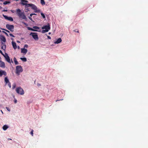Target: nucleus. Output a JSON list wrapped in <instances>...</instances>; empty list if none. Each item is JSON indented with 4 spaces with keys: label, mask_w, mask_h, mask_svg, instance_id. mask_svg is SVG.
<instances>
[{
    "label": "nucleus",
    "mask_w": 148,
    "mask_h": 148,
    "mask_svg": "<svg viewBox=\"0 0 148 148\" xmlns=\"http://www.w3.org/2000/svg\"><path fill=\"white\" fill-rule=\"evenodd\" d=\"M16 14L20 18L25 20L27 19V18L25 16L24 12H22L20 9H17L16 10Z\"/></svg>",
    "instance_id": "obj_1"
},
{
    "label": "nucleus",
    "mask_w": 148,
    "mask_h": 148,
    "mask_svg": "<svg viewBox=\"0 0 148 148\" xmlns=\"http://www.w3.org/2000/svg\"><path fill=\"white\" fill-rule=\"evenodd\" d=\"M42 28V29H45V30H43L42 31V33L47 32L50 29V27L49 24H48L47 25L43 26Z\"/></svg>",
    "instance_id": "obj_2"
},
{
    "label": "nucleus",
    "mask_w": 148,
    "mask_h": 148,
    "mask_svg": "<svg viewBox=\"0 0 148 148\" xmlns=\"http://www.w3.org/2000/svg\"><path fill=\"white\" fill-rule=\"evenodd\" d=\"M16 92L21 95H23L24 93L23 90L21 87L17 88L16 89Z\"/></svg>",
    "instance_id": "obj_3"
},
{
    "label": "nucleus",
    "mask_w": 148,
    "mask_h": 148,
    "mask_svg": "<svg viewBox=\"0 0 148 148\" xmlns=\"http://www.w3.org/2000/svg\"><path fill=\"white\" fill-rule=\"evenodd\" d=\"M16 73L18 75H19V73L21 72H22L23 71L22 67L21 66L18 65L16 67Z\"/></svg>",
    "instance_id": "obj_4"
},
{
    "label": "nucleus",
    "mask_w": 148,
    "mask_h": 148,
    "mask_svg": "<svg viewBox=\"0 0 148 148\" xmlns=\"http://www.w3.org/2000/svg\"><path fill=\"white\" fill-rule=\"evenodd\" d=\"M6 27L7 29L11 32H13L14 31V26L13 25L8 24L6 25Z\"/></svg>",
    "instance_id": "obj_5"
},
{
    "label": "nucleus",
    "mask_w": 148,
    "mask_h": 148,
    "mask_svg": "<svg viewBox=\"0 0 148 148\" xmlns=\"http://www.w3.org/2000/svg\"><path fill=\"white\" fill-rule=\"evenodd\" d=\"M30 35L32 36L33 38L35 40H38V38L36 33H31L30 34Z\"/></svg>",
    "instance_id": "obj_6"
},
{
    "label": "nucleus",
    "mask_w": 148,
    "mask_h": 148,
    "mask_svg": "<svg viewBox=\"0 0 148 148\" xmlns=\"http://www.w3.org/2000/svg\"><path fill=\"white\" fill-rule=\"evenodd\" d=\"M31 7H32V8L35 11V12H40V10H38L37 8L34 5L32 4Z\"/></svg>",
    "instance_id": "obj_7"
},
{
    "label": "nucleus",
    "mask_w": 148,
    "mask_h": 148,
    "mask_svg": "<svg viewBox=\"0 0 148 148\" xmlns=\"http://www.w3.org/2000/svg\"><path fill=\"white\" fill-rule=\"evenodd\" d=\"M5 55L4 56V57L5 58L6 60L9 63H10V57L8 56V54L5 53Z\"/></svg>",
    "instance_id": "obj_8"
},
{
    "label": "nucleus",
    "mask_w": 148,
    "mask_h": 148,
    "mask_svg": "<svg viewBox=\"0 0 148 148\" xmlns=\"http://www.w3.org/2000/svg\"><path fill=\"white\" fill-rule=\"evenodd\" d=\"M6 75L7 73L5 71H3L2 70H0V77L2 76L3 75H4L5 76Z\"/></svg>",
    "instance_id": "obj_9"
},
{
    "label": "nucleus",
    "mask_w": 148,
    "mask_h": 148,
    "mask_svg": "<svg viewBox=\"0 0 148 148\" xmlns=\"http://www.w3.org/2000/svg\"><path fill=\"white\" fill-rule=\"evenodd\" d=\"M3 16L5 19L11 21H13V18L12 17H8L5 15H3Z\"/></svg>",
    "instance_id": "obj_10"
},
{
    "label": "nucleus",
    "mask_w": 148,
    "mask_h": 148,
    "mask_svg": "<svg viewBox=\"0 0 148 148\" xmlns=\"http://www.w3.org/2000/svg\"><path fill=\"white\" fill-rule=\"evenodd\" d=\"M0 39L2 41V42H3L4 43H5V42H6V39L5 38V37L3 36H0Z\"/></svg>",
    "instance_id": "obj_11"
},
{
    "label": "nucleus",
    "mask_w": 148,
    "mask_h": 148,
    "mask_svg": "<svg viewBox=\"0 0 148 148\" xmlns=\"http://www.w3.org/2000/svg\"><path fill=\"white\" fill-rule=\"evenodd\" d=\"M0 67L3 68H4L5 67V63L1 61H0Z\"/></svg>",
    "instance_id": "obj_12"
},
{
    "label": "nucleus",
    "mask_w": 148,
    "mask_h": 148,
    "mask_svg": "<svg viewBox=\"0 0 148 148\" xmlns=\"http://www.w3.org/2000/svg\"><path fill=\"white\" fill-rule=\"evenodd\" d=\"M27 49L25 48H21V53H24L25 54L27 52Z\"/></svg>",
    "instance_id": "obj_13"
},
{
    "label": "nucleus",
    "mask_w": 148,
    "mask_h": 148,
    "mask_svg": "<svg viewBox=\"0 0 148 148\" xmlns=\"http://www.w3.org/2000/svg\"><path fill=\"white\" fill-rule=\"evenodd\" d=\"M62 41L61 39L60 38H58L57 40L54 42L55 44H58L61 42Z\"/></svg>",
    "instance_id": "obj_14"
},
{
    "label": "nucleus",
    "mask_w": 148,
    "mask_h": 148,
    "mask_svg": "<svg viewBox=\"0 0 148 148\" xmlns=\"http://www.w3.org/2000/svg\"><path fill=\"white\" fill-rule=\"evenodd\" d=\"M12 46H13L14 48V49H16L17 48V46H16V43L15 42L12 41Z\"/></svg>",
    "instance_id": "obj_15"
},
{
    "label": "nucleus",
    "mask_w": 148,
    "mask_h": 148,
    "mask_svg": "<svg viewBox=\"0 0 148 148\" xmlns=\"http://www.w3.org/2000/svg\"><path fill=\"white\" fill-rule=\"evenodd\" d=\"M1 43L2 45H3L1 47V49L4 50H5L6 48V45H5V43L3 42H1Z\"/></svg>",
    "instance_id": "obj_16"
},
{
    "label": "nucleus",
    "mask_w": 148,
    "mask_h": 148,
    "mask_svg": "<svg viewBox=\"0 0 148 148\" xmlns=\"http://www.w3.org/2000/svg\"><path fill=\"white\" fill-rule=\"evenodd\" d=\"M28 2V1L25 0H21V3L23 5H24L25 3Z\"/></svg>",
    "instance_id": "obj_17"
},
{
    "label": "nucleus",
    "mask_w": 148,
    "mask_h": 148,
    "mask_svg": "<svg viewBox=\"0 0 148 148\" xmlns=\"http://www.w3.org/2000/svg\"><path fill=\"white\" fill-rule=\"evenodd\" d=\"M4 81L6 84L10 82L9 79L7 77H5L4 79Z\"/></svg>",
    "instance_id": "obj_18"
},
{
    "label": "nucleus",
    "mask_w": 148,
    "mask_h": 148,
    "mask_svg": "<svg viewBox=\"0 0 148 148\" xmlns=\"http://www.w3.org/2000/svg\"><path fill=\"white\" fill-rule=\"evenodd\" d=\"M27 29L28 30H31V31H35V32H36V31H38L36 30V29H34L31 27H27Z\"/></svg>",
    "instance_id": "obj_19"
},
{
    "label": "nucleus",
    "mask_w": 148,
    "mask_h": 148,
    "mask_svg": "<svg viewBox=\"0 0 148 148\" xmlns=\"http://www.w3.org/2000/svg\"><path fill=\"white\" fill-rule=\"evenodd\" d=\"M8 128V126L6 125H3V130H6L7 128Z\"/></svg>",
    "instance_id": "obj_20"
},
{
    "label": "nucleus",
    "mask_w": 148,
    "mask_h": 148,
    "mask_svg": "<svg viewBox=\"0 0 148 148\" xmlns=\"http://www.w3.org/2000/svg\"><path fill=\"white\" fill-rule=\"evenodd\" d=\"M14 62L15 63V65H17V64H18V62L17 60L15 58H14Z\"/></svg>",
    "instance_id": "obj_21"
},
{
    "label": "nucleus",
    "mask_w": 148,
    "mask_h": 148,
    "mask_svg": "<svg viewBox=\"0 0 148 148\" xmlns=\"http://www.w3.org/2000/svg\"><path fill=\"white\" fill-rule=\"evenodd\" d=\"M32 4H27V3H25V4L24 5H25V8H28L29 7H31Z\"/></svg>",
    "instance_id": "obj_22"
},
{
    "label": "nucleus",
    "mask_w": 148,
    "mask_h": 148,
    "mask_svg": "<svg viewBox=\"0 0 148 148\" xmlns=\"http://www.w3.org/2000/svg\"><path fill=\"white\" fill-rule=\"evenodd\" d=\"M20 59L23 61L25 62L27 61V59L25 58H21Z\"/></svg>",
    "instance_id": "obj_23"
},
{
    "label": "nucleus",
    "mask_w": 148,
    "mask_h": 148,
    "mask_svg": "<svg viewBox=\"0 0 148 148\" xmlns=\"http://www.w3.org/2000/svg\"><path fill=\"white\" fill-rule=\"evenodd\" d=\"M40 3L42 5H45V3L44 0H40Z\"/></svg>",
    "instance_id": "obj_24"
},
{
    "label": "nucleus",
    "mask_w": 148,
    "mask_h": 148,
    "mask_svg": "<svg viewBox=\"0 0 148 148\" xmlns=\"http://www.w3.org/2000/svg\"><path fill=\"white\" fill-rule=\"evenodd\" d=\"M10 3V1H5L3 2V4L4 5H6Z\"/></svg>",
    "instance_id": "obj_25"
},
{
    "label": "nucleus",
    "mask_w": 148,
    "mask_h": 148,
    "mask_svg": "<svg viewBox=\"0 0 148 148\" xmlns=\"http://www.w3.org/2000/svg\"><path fill=\"white\" fill-rule=\"evenodd\" d=\"M16 87V85L14 83L12 85V89H14Z\"/></svg>",
    "instance_id": "obj_26"
},
{
    "label": "nucleus",
    "mask_w": 148,
    "mask_h": 148,
    "mask_svg": "<svg viewBox=\"0 0 148 148\" xmlns=\"http://www.w3.org/2000/svg\"><path fill=\"white\" fill-rule=\"evenodd\" d=\"M41 15L42 16V17L44 18H45V16L44 14L43 13H42V12L41 13Z\"/></svg>",
    "instance_id": "obj_27"
},
{
    "label": "nucleus",
    "mask_w": 148,
    "mask_h": 148,
    "mask_svg": "<svg viewBox=\"0 0 148 148\" xmlns=\"http://www.w3.org/2000/svg\"><path fill=\"white\" fill-rule=\"evenodd\" d=\"M33 28L35 29H39V27L36 26H34L33 27Z\"/></svg>",
    "instance_id": "obj_28"
},
{
    "label": "nucleus",
    "mask_w": 148,
    "mask_h": 148,
    "mask_svg": "<svg viewBox=\"0 0 148 148\" xmlns=\"http://www.w3.org/2000/svg\"><path fill=\"white\" fill-rule=\"evenodd\" d=\"M7 84H8V86L10 88H11V84L9 82Z\"/></svg>",
    "instance_id": "obj_29"
},
{
    "label": "nucleus",
    "mask_w": 148,
    "mask_h": 148,
    "mask_svg": "<svg viewBox=\"0 0 148 148\" xmlns=\"http://www.w3.org/2000/svg\"><path fill=\"white\" fill-rule=\"evenodd\" d=\"M33 131L34 130H32L30 132V134L32 135V136H33Z\"/></svg>",
    "instance_id": "obj_30"
},
{
    "label": "nucleus",
    "mask_w": 148,
    "mask_h": 148,
    "mask_svg": "<svg viewBox=\"0 0 148 148\" xmlns=\"http://www.w3.org/2000/svg\"><path fill=\"white\" fill-rule=\"evenodd\" d=\"M73 31H74L75 32L79 33V30L77 29H76L74 30H73Z\"/></svg>",
    "instance_id": "obj_31"
},
{
    "label": "nucleus",
    "mask_w": 148,
    "mask_h": 148,
    "mask_svg": "<svg viewBox=\"0 0 148 148\" xmlns=\"http://www.w3.org/2000/svg\"><path fill=\"white\" fill-rule=\"evenodd\" d=\"M28 47V45L27 44L25 45L24 46V48H27Z\"/></svg>",
    "instance_id": "obj_32"
},
{
    "label": "nucleus",
    "mask_w": 148,
    "mask_h": 148,
    "mask_svg": "<svg viewBox=\"0 0 148 148\" xmlns=\"http://www.w3.org/2000/svg\"><path fill=\"white\" fill-rule=\"evenodd\" d=\"M36 15V14L35 13H33V14H30V16L31 17H32L33 15Z\"/></svg>",
    "instance_id": "obj_33"
},
{
    "label": "nucleus",
    "mask_w": 148,
    "mask_h": 148,
    "mask_svg": "<svg viewBox=\"0 0 148 148\" xmlns=\"http://www.w3.org/2000/svg\"><path fill=\"white\" fill-rule=\"evenodd\" d=\"M9 35H10V36L13 37H15V36L12 34H9Z\"/></svg>",
    "instance_id": "obj_34"
},
{
    "label": "nucleus",
    "mask_w": 148,
    "mask_h": 148,
    "mask_svg": "<svg viewBox=\"0 0 148 148\" xmlns=\"http://www.w3.org/2000/svg\"><path fill=\"white\" fill-rule=\"evenodd\" d=\"M6 108L8 111H9V112L10 111V110L9 108L8 107H6Z\"/></svg>",
    "instance_id": "obj_35"
},
{
    "label": "nucleus",
    "mask_w": 148,
    "mask_h": 148,
    "mask_svg": "<svg viewBox=\"0 0 148 148\" xmlns=\"http://www.w3.org/2000/svg\"><path fill=\"white\" fill-rule=\"evenodd\" d=\"M0 53L2 54V55L3 56H4V54L2 52V51L0 50Z\"/></svg>",
    "instance_id": "obj_36"
},
{
    "label": "nucleus",
    "mask_w": 148,
    "mask_h": 148,
    "mask_svg": "<svg viewBox=\"0 0 148 148\" xmlns=\"http://www.w3.org/2000/svg\"><path fill=\"white\" fill-rule=\"evenodd\" d=\"M3 32L5 34H6V35H7V36H8V34L5 32H4V31H3Z\"/></svg>",
    "instance_id": "obj_37"
},
{
    "label": "nucleus",
    "mask_w": 148,
    "mask_h": 148,
    "mask_svg": "<svg viewBox=\"0 0 148 148\" xmlns=\"http://www.w3.org/2000/svg\"><path fill=\"white\" fill-rule=\"evenodd\" d=\"M17 102V100L16 99H15L14 100V102L15 103H16Z\"/></svg>",
    "instance_id": "obj_38"
},
{
    "label": "nucleus",
    "mask_w": 148,
    "mask_h": 148,
    "mask_svg": "<svg viewBox=\"0 0 148 148\" xmlns=\"http://www.w3.org/2000/svg\"><path fill=\"white\" fill-rule=\"evenodd\" d=\"M11 11L12 13H14L15 12V11L14 10H11Z\"/></svg>",
    "instance_id": "obj_39"
},
{
    "label": "nucleus",
    "mask_w": 148,
    "mask_h": 148,
    "mask_svg": "<svg viewBox=\"0 0 148 148\" xmlns=\"http://www.w3.org/2000/svg\"><path fill=\"white\" fill-rule=\"evenodd\" d=\"M47 38L49 39H51V37L49 36H47Z\"/></svg>",
    "instance_id": "obj_40"
},
{
    "label": "nucleus",
    "mask_w": 148,
    "mask_h": 148,
    "mask_svg": "<svg viewBox=\"0 0 148 148\" xmlns=\"http://www.w3.org/2000/svg\"><path fill=\"white\" fill-rule=\"evenodd\" d=\"M31 20H32V18L31 17H28Z\"/></svg>",
    "instance_id": "obj_41"
},
{
    "label": "nucleus",
    "mask_w": 148,
    "mask_h": 148,
    "mask_svg": "<svg viewBox=\"0 0 148 148\" xmlns=\"http://www.w3.org/2000/svg\"><path fill=\"white\" fill-rule=\"evenodd\" d=\"M7 11L8 10H3V12H7Z\"/></svg>",
    "instance_id": "obj_42"
},
{
    "label": "nucleus",
    "mask_w": 148,
    "mask_h": 148,
    "mask_svg": "<svg viewBox=\"0 0 148 148\" xmlns=\"http://www.w3.org/2000/svg\"><path fill=\"white\" fill-rule=\"evenodd\" d=\"M2 30H4L5 31V30H6L5 29H3V28H1V29Z\"/></svg>",
    "instance_id": "obj_43"
},
{
    "label": "nucleus",
    "mask_w": 148,
    "mask_h": 148,
    "mask_svg": "<svg viewBox=\"0 0 148 148\" xmlns=\"http://www.w3.org/2000/svg\"><path fill=\"white\" fill-rule=\"evenodd\" d=\"M5 31H6V32H8V33H9V32H9L8 30H5Z\"/></svg>",
    "instance_id": "obj_44"
},
{
    "label": "nucleus",
    "mask_w": 148,
    "mask_h": 148,
    "mask_svg": "<svg viewBox=\"0 0 148 148\" xmlns=\"http://www.w3.org/2000/svg\"><path fill=\"white\" fill-rule=\"evenodd\" d=\"M23 23H24L25 25H27V24L26 23H25V22H23Z\"/></svg>",
    "instance_id": "obj_45"
},
{
    "label": "nucleus",
    "mask_w": 148,
    "mask_h": 148,
    "mask_svg": "<svg viewBox=\"0 0 148 148\" xmlns=\"http://www.w3.org/2000/svg\"><path fill=\"white\" fill-rule=\"evenodd\" d=\"M37 85L38 86H40V84H38Z\"/></svg>",
    "instance_id": "obj_46"
},
{
    "label": "nucleus",
    "mask_w": 148,
    "mask_h": 148,
    "mask_svg": "<svg viewBox=\"0 0 148 148\" xmlns=\"http://www.w3.org/2000/svg\"><path fill=\"white\" fill-rule=\"evenodd\" d=\"M2 8V7L0 6V9H1Z\"/></svg>",
    "instance_id": "obj_47"
},
{
    "label": "nucleus",
    "mask_w": 148,
    "mask_h": 148,
    "mask_svg": "<svg viewBox=\"0 0 148 148\" xmlns=\"http://www.w3.org/2000/svg\"><path fill=\"white\" fill-rule=\"evenodd\" d=\"M51 34V33H49V34Z\"/></svg>",
    "instance_id": "obj_48"
},
{
    "label": "nucleus",
    "mask_w": 148,
    "mask_h": 148,
    "mask_svg": "<svg viewBox=\"0 0 148 148\" xmlns=\"http://www.w3.org/2000/svg\"><path fill=\"white\" fill-rule=\"evenodd\" d=\"M1 112H2V113H3V112L2 111V110H1Z\"/></svg>",
    "instance_id": "obj_49"
},
{
    "label": "nucleus",
    "mask_w": 148,
    "mask_h": 148,
    "mask_svg": "<svg viewBox=\"0 0 148 148\" xmlns=\"http://www.w3.org/2000/svg\"><path fill=\"white\" fill-rule=\"evenodd\" d=\"M12 60V62H12V60Z\"/></svg>",
    "instance_id": "obj_50"
},
{
    "label": "nucleus",
    "mask_w": 148,
    "mask_h": 148,
    "mask_svg": "<svg viewBox=\"0 0 148 148\" xmlns=\"http://www.w3.org/2000/svg\"><path fill=\"white\" fill-rule=\"evenodd\" d=\"M9 140H11V139L10 138V139H9Z\"/></svg>",
    "instance_id": "obj_51"
},
{
    "label": "nucleus",
    "mask_w": 148,
    "mask_h": 148,
    "mask_svg": "<svg viewBox=\"0 0 148 148\" xmlns=\"http://www.w3.org/2000/svg\"><path fill=\"white\" fill-rule=\"evenodd\" d=\"M1 32V30H0V32Z\"/></svg>",
    "instance_id": "obj_52"
}]
</instances>
